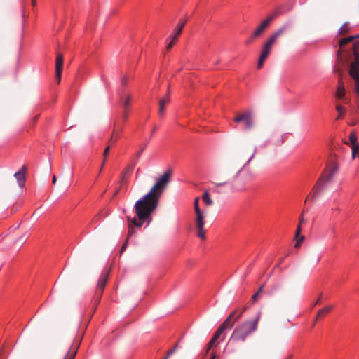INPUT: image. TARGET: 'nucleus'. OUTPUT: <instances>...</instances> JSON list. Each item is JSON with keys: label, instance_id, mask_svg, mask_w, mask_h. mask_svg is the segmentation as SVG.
Returning <instances> with one entry per match:
<instances>
[{"label": "nucleus", "instance_id": "30", "mask_svg": "<svg viewBox=\"0 0 359 359\" xmlns=\"http://www.w3.org/2000/svg\"><path fill=\"white\" fill-rule=\"evenodd\" d=\"M352 147V158H355L357 154L359 152V144H355Z\"/></svg>", "mask_w": 359, "mask_h": 359}, {"label": "nucleus", "instance_id": "3", "mask_svg": "<svg viewBox=\"0 0 359 359\" xmlns=\"http://www.w3.org/2000/svg\"><path fill=\"white\" fill-rule=\"evenodd\" d=\"M261 314V311H258L253 320H247L238 325L231 334L228 345L245 342L247 338L257 331Z\"/></svg>", "mask_w": 359, "mask_h": 359}, {"label": "nucleus", "instance_id": "46", "mask_svg": "<svg viewBox=\"0 0 359 359\" xmlns=\"http://www.w3.org/2000/svg\"><path fill=\"white\" fill-rule=\"evenodd\" d=\"M56 181H57V178H56V177L54 175V176L53 177L52 182H53V184H55V183L56 182Z\"/></svg>", "mask_w": 359, "mask_h": 359}, {"label": "nucleus", "instance_id": "29", "mask_svg": "<svg viewBox=\"0 0 359 359\" xmlns=\"http://www.w3.org/2000/svg\"><path fill=\"white\" fill-rule=\"evenodd\" d=\"M336 110L339 113V115H338L337 119L342 118H343V114H344V113L345 111V108L343 107L341 105H337L336 106Z\"/></svg>", "mask_w": 359, "mask_h": 359}, {"label": "nucleus", "instance_id": "15", "mask_svg": "<svg viewBox=\"0 0 359 359\" xmlns=\"http://www.w3.org/2000/svg\"><path fill=\"white\" fill-rule=\"evenodd\" d=\"M170 100L168 96V95H165L163 98H161L159 100V109H158V114L161 116L164 113L165 110V104H168L170 102Z\"/></svg>", "mask_w": 359, "mask_h": 359}, {"label": "nucleus", "instance_id": "49", "mask_svg": "<svg viewBox=\"0 0 359 359\" xmlns=\"http://www.w3.org/2000/svg\"><path fill=\"white\" fill-rule=\"evenodd\" d=\"M32 4L33 6H35L36 4V0H32Z\"/></svg>", "mask_w": 359, "mask_h": 359}, {"label": "nucleus", "instance_id": "40", "mask_svg": "<svg viewBox=\"0 0 359 359\" xmlns=\"http://www.w3.org/2000/svg\"><path fill=\"white\" fill-rule=\"evenodd\" d=\"M128 118V111H123V118L124 121H126Z\"/></svg>", "mask_w": 359, "mask_h": 359}, {"label": "nucleus", "instance_id": "34", "mask_svg": "<svg viewBox=\"0 0 359 359\" xmlns=\"http://www.w3.org/2000/svg\"><path fill=\"white\" fill-rule=\"evenodd\" d=\"M62 72V70L55 69V77L58 83L61 81Z\"/></svg>", "mask_w": 359, "mask_h": 359}, {"label": "nucleus", "instance_id": "2", "mask_svg": "<svg viewBox=\"0 0 359 359\" xmlns=\"http://www.w3.org/2000/svg\"><path fill=\"white\" fill-rule=\"evenodd\" d=\"M255 153V147H242L238 150L233 161L227 167L226 176L233 190H243L244 186L255 179V173L247 165Z\"/></svg>", "mask_w": 359, "mask_h": 359}, {"label": "nucleus", "instance_id": "43", "mask_svg": "<svg viewBox=\"0 0 359 359\" xmlns=\"http://www.w3.org/2000/svg\"><path fill=\"white\" fill-rule=\"evenodd\" d=\"M264 287V284L260 286V287L259 288V290H257V292H259V294H261V292L263 291Z\"/></svg>", "mask_w": 359, "mask_h": 359}, {"label": "nucleus", "instance_id": "51", "mask_svg": "<svg viewBox=\"0 0 359 359\" xmlns=\"http://www.w3.org/2000/svg\"><path fill=\"white\" fill-rule=\"evenodd\" d=\"M332 210L334 211V210H339V208H332Z\"/></svg>", "mask_w": 359, "mask_h": 359}, {"label": "nucleus", "instance_id": "9", "mask_svg": "<svg viewBox=\"0 0 359 359\" xmlns=\"http://www.w3.org/2000/svg\"><path fill=\"white\" fill-rule=\"evenodd\" d=\"M187 21V19L185 18L184 20H180L178 25H177V30H176V33L173 35V36H171V41L168 44L167 47H166V49L168 50H170L172 46L175 45V43H176V41H177V39H178V36L181 34L182 32V29L186 24Z\"/></svg>", "mask_w": 359, "mask_h": 359}, {"label": "nucleus", "instance_id": "6", "mask_svg": "<svg viewBox=\"0 0 359 359\" xmlns=\"http://www.w3.org/2000/svg\"><path fill=\"white\" fill-rule=\"evenodd\" d=\"M109 271L102 273L97 281L95 294L92 299V304H93V312L95 311V308L101 299L103 291L109 279Z\"/></svg>", "mask_w": 359, "mask_h": 359}, {"label": "nucleus", "instance_id": "27", "mask_svg": "<svg viewBox=\"0 0 359 359\" xmlns=\"http://www.w3.org/2000/svg\"><path fill=\"white\" fill-rule=\"evenodd\" d=\"M178 346H179V343L177 342L174 345V346L170 350H169L167 352V354H166L165 357L164 358V359H168L170 355L174 354L177 351V350L178 348Z\"/></svg>", "mask_w": 359, "mask_h": 359}, {"label": "nucleus", "instance_id": "28", "mask_svg": "<svg viewBox=\"0 0 359 359\" xmlns=\"http://www.w3.org/2000/svg\"><path fill=\"white\" fill-rule=\"evenodd\" d=\"M27 238H28V234L27 233H25L22 236H20L18 239H16L14 241V243L15 244H22L24 242H25V241L27 239Z\"/></svg>", "mask_w": 359, "mask_h": 359}, {"label": "nucleus", "instance_id": "45", "mask_svg": "<svg viewBox=\"0 0 359 359\" xmlns=\"http://www.w3.org/2000/svg\"><path fill=\"white\" fill-rule=\"evenodd\" d=\"M156 130V126H154L153 130H151V135H152L154 133Z\"/></svg>", "mask_w": 359, "mask_h": 359}, {"label": "nucleus", "instance_id": "22", "mask_svg": "<svg viewBox=\"0 0 359 359\" xmlns=\"http://www.w3.org/2000/svg\"><path fill=\"white\" fill-rule=\"evenodd\" d=\"M332 309V307L329 306H325L324 308H323L322 309H320L318 313H317V316H316V318H323L324 317L327 313H328Z\"/></svg>", "mask_w": 359, "mask_h": 359}, {"label": "nucleus", "instance_id": "21", "mask_svg": "<svg viewBox=\"0 0 359 359\" xmlns=\"http://www.w3.org/2000/svg\"><path fill=\"white\" fill-rule=\"evenodd\" d=\"M202 199L207 205L210 206L213 204V201L210 198V194L208 190L205 191L203 195L202 196Z\"/></svg>", "mask_w": 359, "mask_h": 359}, {"label": "nucleus", "instance_id": "1", "mask_svg": "<svg viewBox=\"0 0 359 359\" xmlns=\"http://www.w3.org/2000/svg\"><path fill=\"white\" fill-rule=\"evenodd\" d=\"M170 176L171 171L165 172L151 188L149 191L135 202L134 209L139 221H137L135 217L133 219L130 217L128 218L129 221L128 236H130L135 233L133 226L141 227L142 224L146 222L156 210L158 205L159 199L168 185Z\"/></svg>", "mask_w": 359, "mask_h": 359}, {"label": "nucleus", "instance_id": "31", "mask_svg": "<svg viewBox=\"0 0 359 359\" xmlns=\"http://www.w3.org/2000/svg\"><path fill=\"white\" fill-rule=\"evenodd\" d=\"M280 285V284L278 283H274L272 287H271V290L269 292V295H273V294L277 291L278 290H279Z\"/></svg>", "mask_w": 359, "mask_h": 359}, {"label": "nucleus", "instance_id": "7", "mask_svg": "<svg viewBox=\"0 0 359 359\" xmlns=\"http://www.w3.org/2000/svg\"><path fill=\"white\" fill-rule=\"evenodd\" d=\"M233 120L236 123L243 122L246 130H250L254 127L253 113L250 111L237 114Z\"/></svg>", "mask_w": 359, "mask_h": 359}, {"label": "nucleus", "instance_id": "23", "mask_svg": "<svg viewBox=\"0 0 359 359\" xmlns=\"http://www.w3.org/2000/svg\"><path fill=\"white\" fill-rule=\"evenodd\" d=\"M109 149H110V147L109 146H107L104 152H103V159H102V163L101 164V166H100V172H101V171L102 170L104 166V164H105V162L107 161V156H108V154L109 152Z\"/></svg>", "mask_w": 359, "mask_h": 359}, {"label": "nucleus", "instance_id": "14", "mask_svg": "<svg viewBox=\"0 0 359 359\" xmlns=\"http://www.w3.org/2000/svg\"><path fill=\"white\" fill-rule=\"evenodd\" d=\"M79 344L76 345L75 347L73 344L68 348L65 355L63 359H74L79 348Z\"/></svg>", "mask_w": 359, "mask_h": 359}, {"label": "nucleus", "instance_id": "41", "mask_svg": "<svg viewBox=\"0 0 359 359\" xmlns=\"http://www.w3.org/2000/svg\"><path fill=\"white\" fill-rule=\"evenodd\" d=\"M227 182H220V183H214L215 187H220V186H224L226 184Z\"/></svg>", "mask_w": 359, "mask_h": 359}, {"label": "nucleus", "instance_id": "52", "mask_svg": "<svg viewBox=\"0 0 359 359\" xmlns=\"http://www.w3.org/2000/svg\"><path fill=\"white\" fill-rule=\"evenodd\" d=\"M340 32H341V33H344V31L343 30V28H342V27H341V29H340Z\"/></svg>", "mask_w": 359, "mask_h": 359}, {"label": "nucleus", "instance_id": "47", "mask_svg": "<svg viewBox=\"0 0 359 359\" xmlns=\"http://www.w3.org/2000/svg\"><path fill=\"white\" fill-rule=\"evenodd\" d=\"M321 296H322V294H320V297H321ZM320 297H319L318 299H317V301L314 303V305L317 304L320 302Z\"/></svg>", "mask_w": 359, "mask_h": 359}, {"label": "nucleus", "instance_id": "19", "mask_svg": "<svg viewBox=\"0 0 359 359\" xmlns=\"http://www.w3.org/2000/svg\"><path fill=\"white\" fill-rule=\"evenodd\" d=\"M134 165H128L121 173V183H123L127 176L133 171Z\"/></svg>", "mask_w": 359, "mask_h": 359}, {"label": "nucleus", "instance_id": "25", "mask_svg": "<svg viewBox=\"0 0 359 359\" xmlns=\"http://www.w3.org/2000/svg\"><path fill=\"white\" fill-rule=\"evenodd\" d=\"M278 15V14L276 13H274V14H272L271 15H269V17H267L263 22L262 23L264 25H265V26L268 28V27L269 26L270 23L273 20V19L275 18H276V16Z\"/></svg>", "mask_w": 359, "mask_h": 359}, {"label": "nucleus", "instance_id": "32", "mask_svg": "<svg viewBox=\"0 0 359 359\" xmlns=\"http://www.w3.org/2000/svg\"><path fill=\"white\" fill-rule=\"evenodd\" d=\"M197 229H198V233H197L198 237L203 240L205 239V232L203 231V227L197 228Z\"/></svg>", "mask_w": 359, "mask_h": 359}, {"label": "nucleus", "instance_id": "18", "mask_svg": "<svg viewBox=\"0 0 359 359\" xmlns=\"http://www.w3.org/2000/svg\"><path fill=\"white\" fill-rule=\"evenodd\" d=\"M336 97L339 99L345 97V88L344 83L340 81L336 93Z\"/></svg>", "mask_w": 359, "mask_h": 359}, {"label": "nucleus", "instance_id": "13", "mask_svg": "<svg viewBox=\"0 0 359 359\" xmlns=\"http://www.w3.org/2000/svg\"><path fill=\"white\" fill-rule=\"evenodd\" d=\"M355 37L353 36H348V37H346V38H344L342 39H341L339 42V50H338L337 52V55H338V58L339 59L341 57V55H342V53L344 51V46L352 42L353 41Z\"/></svg>", "mask_w": 359, "mask_h": 359}, {"label": "nucleus", "instance_id": "4", "mask_svg": "<svg viewBox=\"0 0 359 359\" xmlns=\"http://www.w3.org/2000/svg\"><path fill=\"white\" fill-rule=\"evenodd\" d=\"M290 25V22H287L280 26L278 29H277L274 32H273V34L265 41L262 46L258 61V69H261L263 67L264 61L267 59L271 53L273 46L277 42L278 38L289 29Z\"/></svg>", "mask_w": 359, "mask_h": 359}, {"label": "nucleus", "instance_id": "16", "mask_svg": "<svg viewBox=\"0 0 359 359\" xmlns=\"http://www.w3.org/2000/svg\"><path fill=\"white\" fill-rule=\"evenodd\" d=\"M196 215V228H201L204 226V215L202 211L195 212Z\"/></svg>", "mask_w": 359, "mask_h": 359}, {"label": "nucleus", "instance_id": "33", "mask_svg": "<svg viewBox=\"0 0 359 359\" xmlns=\"http://www.w3.org/2000/svg\"><path fill=\"white\" fill-rule=\"evenodd\" d=\"M194 211L195 212L201 211V209L199 208V198L198 197H196L194 199Z\"/></svg>", "mask_w": 359, "mask_h": 359}, {"label": "nucleus", "instance_id": "20", "mask_svg": "<svg viewBox=\"0 0 359 359\" xmlns=\"http://www.w3.org/2000/svg\"><path fill=\"white\" fill-rule=\"evenodd\" d=\"M63 56L61 53H57L55 60V69L62 70Z\"/></svg>", "mask_w": 359, "mask_h": 359}, {"label": "nucleus", "instance_id": "39", "mask_svg": "<svg viewBox=\"0 0 359 359\" xmlns=\"http://www.w3.org/2000/svg\"><path fill=\"white\" fill-rule=\"evenodd\" d=\"M128 83V77L126 76H123L121 79L122 85L125 86Z\"/></svg>", "mask_w": 359, "mask_h": 359}, {"label": "nucleus", "instance_id": "11", "mask_svg": "<svg viewBox=\"0 0 359 359\" xmlns=\"http://www.w3.org/2000/svg\"><path fill=\"white\" fill-rule=\"evenodd\" d=\"M267 27L262 22L257 27V28L252 32L250 38L247 41L248 43H251L254 39L259 37Z\"/></svg>", "mask_w": 359, "mask_h": 359}, {"label": "nucleus", "instance_id": "53", "mask_svg": "<svg viewBox=\"0 0 359 359\" xmlns=\"http://www.w3.org/2000/svg\"><path fill=\"white\" fill-rule=\"evenodd\" d=\"M358 144H359V143H358Z\"/></svg>", "mask_w": 359, "mask_h": 359}, {"label": "nucleus", "instance_id": "48", "mask_svg": "<svg viewBox=\"0 0 359 359\" xmlns=\"http://www.w3.org/2000/svg\"><path fill=\"white\" fill-rule=\"evenodd\" d=\"M210 359H215V355L214 353H212Z\"/></svg>", "mask_w": 359, "mask_h": 359}, {"label": "nucleus", "instance_id": "44", "mask_svg": "<svg viewBox=\"0 0 359 359\" xmlns=\"http://www.w3.org/2000/svg\"><path fill=\"white\" fill-rule=\"evenodd\" d=\"M126 248V243H125L121 248V252H123Z\"/></svg>", "mask_w": 359, "mask_h": 359}, {"label": "nucleus", "instance_id": "26", "mask_svg": "<svg viewBox=\"0 0 359 359\" xmlns=\"http://www.w3.org/2000/svg\"><path fill=\"white\" fill-rule=\"evenodd\" d=\"M349 141L351 144V146H354L355 144H358V138H357V135H356V133L353 131L350 135H349Z\"/></svg>", "mask_w": 359, "mask_h": 359}, {"label": "nucleus", "instance_id": "17", "mask_svg": "<svg viewBox=\"0 0 359 359\" xmlns=\"http://www.w3.org/2000/svg\"><path fill=\"white\" fill-rule=\"evenodd\" d=\"M122 131V126H118L116 123H114V129L112 135L111 137L110 141L116 140L118 136L120 133Z\"/></svg>", "mask_w": 359, "mask_h": 359}, {"label": "nucleus", "instance_id": "37", "mask_svg": "<svg viewBox=\"0 0 359 359\" xmlns=\"http://www.w3.org/2000/svg\"><path fill=\"white\" fill-rule=\"evenodd\" d=\"M259 296H260V294L257 292L255 294H254L251 298L252 303L255 304V302H257L259 298Z\"/></svg>", "mask_w": 359, "mask_h": 359}, {"label": "nucleus", "instance_id": "50", "mask_svg": "<svg viewBox=\"0 0 359 359\" xmlns=\"http://www.w3.org/2000/svg\"><path fill=\"white\" fill-rule=\"evenodd\" d=\"M320 257H318L317 259H316V263H318V262L320 261Z\"/></svg>", "mask_w": 359, "mask_h": 359}, {"label": "nucleus", "instance_id": "38", "mask_svg": "<svg viewBox=\"0 0 359 359\" xmlns=\"http://www.w3.org/2000/svg\"><path fill=\"white\" fill-rule=\"evenodd\" d=\"M145 147H146V144L143 145V146L142 147L141 149H139V151L137 152V154H136V157H137V158H138L142 155V152H143V151H144V149Z\"/></svg>", "mask_w": 359, "mask_h": 359}, {"label": "nucleus", "instance_id": "8", "mask_svg": "<svg viewBox=\"0 0 359 359\" xmlns=\"http://www.w3.org/2000/svg\"><path fill=\"white\" fill-rule=\"evenodd\" d=\"M231 325L229 323V320L227 322H223L220 326L218 327L215 333L214 334L211 340L208 342L207 345V349L206 353L209 351V350L215 345V343L216 341L220 337L222 334L226 330H231Z\"/></svg>", "mask_w": 359, "mask_h": 359}, {"label": "nucleus", "instance_id": "42", "mask_svg": "<svg viewBox=\"0 0 359 359\" xmlns=\"http://www.w3.org/2000/svg\"><path fill=\"white\" fill-rule=\"evenodd\" d=\"M304 222V219L302 215L299 217V224H300V226H302V224Z\"/></svg>", "mask_w": 359, "mask_h": 359}, {"label": "nucleus", "instance_id": "36", "mask_svg": "<svg viewBox=\"0 0 359 359\" xmlns=\"http://www.w3.org/2000/svg\"><path fill=\"white\" fill-rule=\"evenodd\" d=\"M296 240H297V241H296V243L294 245V247L296 248H298L301 245L302 241L304 240V236H301L299 237V238L296 239Z\"/></svg>", "mask_w": 359, "mask_h": 359}, {"label": "nucleus", "instance_id": "12", "mask_svg": "<svg viewBox=\"0 0 359 359\" xmlns=\"http://www.w3.org/2000/svg\"><path fill=\"white\" fill-rule=\"evenodd\" d=\"M27 172V168L25 165H23L22 168L17 172L14 176L18 182L20 187H23L25 181V174Z\"/></svg>", "mask_w": 359, "mask_h": 359}, {"label": "nucleus", "instance_id": "35", "mask_svg": "<svg viewBox=\"0 0 359 359\" xmlns=\"http://www.w3.org/2000/svg\"><path fill=\"white\" fill-rule=\"evenodd\" d=\"M301 231H302V226H300V224H298V225L297 226L296 232H295V238L296 239L299 238V237L301 236H300Z\"/></svg>", "mask_w": 359, "mask_h": 359}, {"label": "nucleus", "instance_id": "10", "mask_svg": "<svg viewBox=\"0 0 359 359\" xmlns=\"http://www.w3.org/2000/svg\"><path fill=\"white\" fill-rule=\"evenodd\" d=\"M247 307L245 306L241 311H238V309H235L229 315V316L226 318V320L224 322H227L229 320V323L232 324V329L235 323L242 317V315L245 311Z\"/></svg>", "mask_w": 359, "mask_h": 359}, {"label": "nucleus", "instance_id": "5", "mask_svg": "<svg viewBox=\"0 0 359 359\" xmlns=\"http://www.w3.org/2000/svg\"><path fill=\"white\" fill-rule=\"evenodd\" d=\"M338 167L336 163L332 161L330 162L323 171L321 177L317 182L316 184L313 187V189L315 191L313 196H312V199H314L318 193L320 191L323 184L325 182H329L332 180L334 175L337 172Z\"/></svg>", "mask_w": 359, "mask_h": 359}, {"label": "nucleus", "instance_id": "24", "mask_svg": "<svg viewBox=\"0 0 359 359\" xmlns=\"http://www.w3.org/2000/svg\"><path fill=\"white\" fill-rule=\"evenodd\" d=\"M131 97L130 95H126L125 99L122 101L123 111H128L130 104Z\"/></svg>", "mask_w": 359, "mask_h": 359}]
</instances>
